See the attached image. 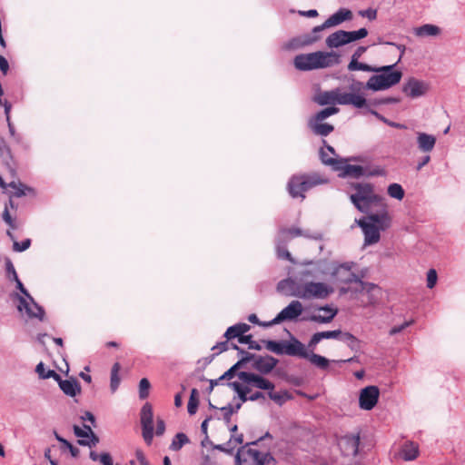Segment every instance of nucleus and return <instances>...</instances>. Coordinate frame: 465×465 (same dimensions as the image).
I'll list each match as a JSON object with an SVG mask.
<instances>
[{
  "label": "nucleus",
  "instance_id": "1",
  "mask_svg": "<svg viewBox=\"0 0 465 465\" xmlns=\"http://www.w3.org/2000/svg\"><path fill=\"white\" fill-rule=\"evenodd\" d=\"M297 276L282 280L277 284V290L286 296L297 297L302 300H324L334 292V288L328 282H315L320 265L312 262L305 263Z\"/></svg>",
  "mask_w": 465,
  "mask_h": 465
},
{
  "label": "nucleus",
  "instance_id": "2",
  "mask_svg": "<svg viewBox=\"0 0 465 465\" xmlns=\"http://www.w3.org/2000/svg\"><path fill=\"white\" fill-rule=\"evenodd\" d=\"M356 264L352 262L337 265L331 272L332 277L340 283H353V291L360 294L361 302L364 305L371 304L376 301V294L380 292L378 286L360 280L354 271Z\"/></svg>",
  "mask_w": 465,
  "mask_h": 465
},
{
  "label": "nucleus",
  "instance_id": "3",
  "mask_svg": "<svg viewBox=\"0 0 465 465\" xmlns=\"http://www.w3.org/2000/svg\"><path fill=\"white\" fill-rule=\"evenodd\" d=\"M391 215L387 208H382L377 213H371L367 217L355 220V223L361 228L364 234L365 245L377 243L381 239V231L391 227Z\"/></svg>",
  "mask_w": 465,
  "mask_h": 465
},
{
  "label": "nucleus",
  "instance_id": "4",
  "mask_svg": "<svg viewBox=\"0 0 465 465\" xmlns=\"http://www.w3.org/2000/svg\"><path fill=\"white\" fill-rule=\"evenodd\" d=\"M354 193L350 199L354 206L361 213H368L372 204L387 208L385 199L374 193L373 185L368 183H357L351 184Z\"/></svg>",
  "mask_w": 465,
  "mask_h": 465
},
{
  "label": "nucleus",
  "instance_id": "5",
  "mask_svg": "<svg viewBox=\"0 0 465 465\" xmlns=\"http://www.w3.org/2000/svg\"><path fill=\"white\" fill-rule=\"evenodd\" d=\"M395 65L396 64L379 67L374 66V70L371 72L375 73V74L371 75L366 82V89L379 92L388 90L398 84L401 80L402 73L395 69Z\"/></svg>",
  "mask_w": 465,
  "mask_h": 465
},
{
  "label": "nucleus",
  "instance_id": "6",
  "mask_svg": "<svg viewBox=\"0 0 465 465\" xmlns=\"http://www.w3.org/2000/svg\"><path fill=\"white\" fill-rule=\"evenodd\" d=\"M236 465H275V460L268 452H261L247 444L238 450Z\"/></svg>",
  "mask_w": 465,
  "mask_h": 465
},
{
  "label": "nucleus",
  "instance_id": "7",
  "mask_svg": "<svg viewBox=\"0 0 465 465\" xmlns=\"http://www.w3.org/2000/svg\"><path fill=\"white\" fill-rule=\"evenodd\" d=\"M325 183L316 174L294 175L288 183V191L292 197L303 199L304 193L312 187Z\"/></svg>",
  "mask_w": 465,
  "mask_h": 465
},
{
  "label": "nucleus",
  "instance_id": "8",
  "mask_svg": "<svg viewBox=\"0 0 465 465\" xmlns=\"http://www.w3.org/2000/svg\"><path fill=\"white\" fill-rule=\"evenodd\" d=\"M322 161L324 164L331 166L333 170L341 172L339 175L341 177L351 176L359 178L368 173L367 169L361 165L349 164L343 159L326 158V153L323 152L322 153Z\"/></svg>",
  "mask_w": 465,
  "mask_h": 465
},
{
  "label": "nucleus",
  "instance_id": "9",
  "mask_svg": "<svg viewBox=\"0 0 465 465\" xmlns=\"http://www.w3.org/2000/svg\"><path fill=\"white\" fill-rule=\"evenodd\" d=\"M305 237L316 239L317 236L312 233L309 230H302L299 228L284 229L279 232L276 243L277 255L281 259H288L292 261L290 252L282 247L281 244L284 243L285 241L292 239L294 237Z\"/></svg>",
  "mask_w": 465,
  "mask_h": 465
},
{
  "label": "nucleus",
  "instance_id": "10",
  "mask_svg": "<svg viewBox=\"0 0 465 465\" xmlns=\"http://www.w3.org/2000/svg\"><path fill=\"white\" fill-rule=\"evenodd\" d=\"M304 308L302 303L298 300L292 301L286 307H284L275 318L266 324L264 327L280 324L283 322H295L302 315Z\"/></svg>",
  "mask_w": 465,
  "mask_h": 465
},
{
  "label": "nucleus",
  "instance_id": "11",
  "mask_svg": "<svg viewBox=\"0 0 465 465\" xmlns=\"http://www.w3.org/2000/svg\"><path fill=\"white\" fill-rule=\"evenodd\" d=\"M380 399V389L375 385H369L359 391V408L362 411H371Z\"/></svg>",
  "mask_w": 465,
  "mask_h": 465
},
{
  "label": "nucleus",
  "instance_id": "12",
  "mask_svg": "<svg viewBox=\"0 0 465 465\" xmlns=\"http://www.w3.org/2000/svg\"><path fill=\"white\" fill-rule=\"evenodd\" d=\"M19 304L17 309L19 312H25L29 318H35L44 321L45 311L31 295L27 297H18Z\"/></svg>",
  "mask_w": 465,
  "mask_h": 465
},
{
  "label": "nucleus",
  "instance_id": "13",
  "mask_svg": "<svg viewBox=\"0 0 465 465\" xmlns=\"http://www.w3.org/2000/svg\"><path fill=\"white\" fill-rule=\"evenodd\" d=\"M336 104L341 105H353L356 108H363L367 105V100L362 94L344 93L337 88Z\"/></svg>",
  "mask_w": 465,
  "mask_h": 465
},
{
  "label": "nucleus",
  "instance_id": "14",
  "mask_svg": "<svg viewBox=\"0 0 465 465\" xmlns=\"http://www.w3.org/2000/svg\"><path fill=\"white\" fill-rule=\"evenodd\" d=\"M153 409L148 403L144 404L141 411V423L143 428V437L150 444L153 436Z\"/></svg>",
  "mask_w": 465,
  "mask_h": 465
},
{
  "label": "nucleus",
  "instance_id": "15",
  "mask_svg": "<svg viewBox=\"0 0 465 465\" xmlns=\"http://www.w3.org/2000/svg\"><path fill=\"white\" fill-rule=\"evenodd\" d=\"M429 88L430 85L428 83L412 77L403 85L402 91L411 98H418L425 95Z\"/></svg>",
  "mask_w": 465,
  "mask_h": 465
},
{
  "label": "nucleus",
  "instance_id": "16",
  "mask_svg": "<svg viewBox=\"0 0 465 465\" xmlns=\"http://www.w3.org/2000/svg\"><path fill=\"white\" fill-rule=\"evenodd\" d=\"M239 379L247 385H252L262 390H273L274 385L267 379L254 373L242 371L239 373Z\"/></svg>",
  "mask_w": 465,
  "mask_h": 465
},
{
  "label": "nucleus",
  "instance_id": "17",
  "mask_svg": "<svg viewBox=\"0 0 465 465\" xmlns=\"http://www.w3.org/2000/svg\"><path fill=\"white\" fill-rule=\"evenodd\" d=\"M315 56L317 69L331 67L341 63L340 54L334 51H317L315 52Z\"/></svg>",
  "mask_w": 465,
  "mask_h": 465
},
{
  "label": "nucleus",
  "instance_id": "18",
  "mask_svg": "<svg viewBox=\"0 0 465 465\" xmlns=\"http://www.w3.org/2000/svg\"><path fill=\"white\" fill-rule=\"evenodd\" d=\"M360 436L351 434L342 437L339 441V446L346 456H356L359 450Z\"/></svg>",
  "mask_w": 465,
  "mask_h": 465
},
{
  "label": "nucleus",
  "instance_id": "19",
  "mask_svg": "<svg viewBox=\"0 0 465 465\" xmlns=\"http://www.w3.org/2000/svg\"><path fill=\"white\" fill-rule=\"evenodd\" d=\"M437 138L435 135L424 132H418L416 135L417 148L423 153H431L436 145Z\"/></svg>",
  "mask_w": 465,
  "mask_h": 465
},
{
  "label": "nucleus",
  "instance_id": "20",
  "mask_svg": "<svg viewBox=\"0 0 465 465\" xmlns=\"http://www.w3.org/2000/svg\"><path fill=\"white\" fill-rule=\"evenodd\" d=\"M309 350L299 340L292 338L290 341H285L284 352L289 356H295L305 359Z\"/></svg>",
  "mask_w": 465,
  "mask_h": 465
},
{
  "label": "nucleus",
  "instance_id": "21",
  "mask_svg": "<svg viewBox=\"0 0 465 465\" xmlns=\"http://www.w3.org/2000/svg\"><path fill=\"white\" fill-rule=\"evenodd\" d=\"M293 64L300 71H311L317 69L315 52L296 55Z\"/></svg>",
  "mask_w": 465,
  "mask_h": 465
},
{
  "label": "nucleus",
  "instance_id": "22",
  "mask_svg": "<svg viewBox=\"0 0 465 465\" xmlns=\"http://www.w3.org/2000/svg\"><path fill=\"white\" fill-rule=\"evenodd\" d=\"M352 18L353 14L351 10L347 8H340L325 21V25L334 27L345 21H351Z\"/></svg>",
  "mask_w": 465,
  "mask_h": 465
},
{
  "label": "nucleus",
  "instance_id": "23",
  "mask_svg": "<svg viewBox=\"0 0 465 465\" xmlns=\"http://www.w3.org/2000/svg\"><path fill=\"white\" fill-rule=\"evenodd\" d=\"M329 48H339L349 44L347 31L338 30L331 35L325 40Z\"/></svg>",
  "mask_w": 465,
  "mask_h": 465
},
{
  "label": "nucleus",
  "instance_id": "24",
  "mask_svg": "<svg viewBox=\"0 0 465 465\" xmlns=\"http://www.w3.org/2000/svg\"><path fill=\"white\" fill-rule=\"evenodd\" d=\"M320 312H323V314L317 313L313 314L310 317V321L321 322V323H328L331 322V320L335 317L337 314V310L332 309L329 306L321 307L319 309Z\"/></svg>",
  "mask_w": 465,
  "mask_h": 465
},
{
  "label": "nucleus",
  "instance_id": "25",
  "mask_svg": "<svg viewBox=\"0 0 465 465\" xmlns=\"http://www.w3.org/2000/svg\"><path fill=\"white\" fill-rule=\"evenodd\" d=\"M59 382L60 389L64 391V394L74 397L81 391L80 385L76 380H56Z\"/></svg>",
  "mask_w": 465,
  "mask_h": 465
},
{
  "label": "nucleus",
  "instance_id": "26",
  "mask_svg": "<svg viewBox=\"0 0 465 465\" xmlns=\"http://www.w3.org/2000/svg\"><path fill=\"white\" fill-rule=\"evenodd\" d=\"M441 29L435 25L426 24L414 29V35L418 37L438 36Z\"/></svg>",
  "mask_w": 465,
  "mask_h": 465
},
{
  "label": "nucleus",
  "instance_id": "27",
  "mask_svg": "<svg viewBox=\"0 0 465 465\" xmlns=\"http://www.w3.org/2000/svg\"><path fill=\"white\" fill-rule=\"evenodd\" d=\"M400 454L404 460H413L419 455V446L412 441H407L402 445Z\"/></svg>",
  "mask_w": 465,
  "mask_h": 465
},
{
  "label": "nucleus",
  "instance_id": "28",
  "mask_svg": "<svg viewBox=\"0 0 465 465\" xmlns=\"http://www.w3.org/2000/svg\"><path fill=\"white\" fill-rule=\"evenodd\" d=\"M249 330H250V326L248 324L237 323L235 325L229 327L226 330V331L224 333V337L227 340H232L234 338H238V340H239L240 337L244 336L243 334L246 333L247 331H249Z\"/></svg>",
  "mask_w": 465,
  "mask_h": 465
},
{
  "label": "nucleus",
  "instance_id": "29",
  "mask_svg": "<svg viewBox=\"0 0 465 465\" xmlns=\"http://www.w3.org/2000/svg\"><path fill=\"white\" fill-rule=\"evenodd\" d=\"M309 127L319 135L326 136L333 131V126L315 120H309Z\"/></svg>",
  "mask_w": 465,
  "mask_h": 465
},
{
  "label": "nucleus",
  "instance_id": "30",
  "mask_svg": "<svg viewBox=\"0 0 465 465\" xmlns=\"http://www.w3.org/2000/svg\"><path fill=\"white\" fill-rule=\"evenodd\" d=\"M337 88L331 91H326L318 94L315 96V102L320 105L333 104H336Z\"/></svg>",
  "mask_w": 465,
  "mask_h": 465
},
{
  "label": "nucleus",
  "instance_id": "31",
  "mask_svg": "<svg viewBox=\"0 0 465 465\" xmlns=\"http://www.w3.org/2000/svg\"><path fill=\"white\" fill-rule=\"evenodd\" d=\"M326 28H330V27L325 25V22L321 25L315 26L310 35H305L302 36V45H312V44L317 42L318 40L321 39L319 33Z\"/></svg>",
  "mask_w": 465,
  "mask_h": 465
},
{
  "label": "nucleus",
  "instance_id": "32",
  "mask_svg": "<svg viewBox=\"0 0 465 465\" xmlns=\"http://www.w3.org/2000/svg\"><path fill=\"white\" fill-rule=\"evenodd\" d=\"M121 371V365L118 362H115L111 370V377H110V389L113 393H114L121 382V378L119 372Z\"/></svg>",
  "mask_w": 465,
  "mask_h": 465
},
{
  "label": "nucleus",
  "instance_id": "33",
  "mask_svg": "<svg viewBox=\"0 0 465 465\" xmlns=\"http://www.w3.org/2000/svg\"><path fill=\"white\" fill-rule=\"evenodd\" d=\"M323 339H339L345 341L354 340L353 335L349 332H341L340 330L321 331Z\"/></svg>",
  "mask_w": 465,
  "mask_h": 465
},
{
  "label": "nucleus",
  "instance_id": "34",
  "mask_svg": "<svg viewBox=\"0 0 465 465\" xmlns=\"http://www.w3.org/2000/svg\"><path fill=\"white\" fill-rule=\"evenodd\" d=\"M305 359H307L312 364L322 370L327 369L330 363V360L327 358L310 351H308Z\"/></svg>",
  "mask_w": 465,
  "mask_h": 465
},
{
  "label": "nucleus",
  "instance_id": "35",
  "mask_svg": "<svg viewBox=\"0 0 465 465\" xmlns=\"http://www.w3.org/2000/svg\"><path fill=\"white\" fill-rule=\"evenodd\" d=\"M388 195L398 201H401L405 196V191L400 183H391L387 188Z\"/></svg>",
  "mask_w": 465,
  "mask_h": 465
},
{
  "label": "nucleus",
  "instance_id": "36",
  "mask_svg": "<svg viewBox=\"0 0 465 465\" xmlns=\"http://www.w3.org/2000/svg\"><path fill=\"white\" fill-rule=\"evenodd\" d=\"M230 386L238 393L242 401L244 402L248 401L249 396L247 395L251 391V389L249 388L250 385L245 384L243 386L241 383L234 381L230 383Z\"/></svg>",
  "mask_w": 465,
  "mask_h": 465
},
{
  "label": "nucleus",
  "instance_id": "37",
  "mask_svg": "<svg viewBox=\"0 0 465 465\" xmlns=\"http://www.w3.org/2000/svg\"><path fill=\"white\" fill-rule=\"evenodd\" d=\"M277 364V361L272 357L261 359L258 362V369L263 372H270Z\"/></svg>",
  "mask_w": 465,
  "mask_h": 465
},
{
  "label": "nucleus",
  "instance_id": "38",
  "mask_svg": "<svg viewBox=\"0 0 465 465\" xmlns=\"http://www.w3.org/2000/svg\"><path fill=\"white\" fill-rule=\"evenodd\" d=\"M35 371L42 379L54 378V380H59V375L54 371H46L43 362H39L36 365Z\"/></svg>",
  "mask_w": 465,
  "mask_h": 465
},
{
  "label": "nucleus",
  "instance_id": "39",
  "mask_svg": "<svg viewBox=\"0 0 465 465\" xmlns=\"http://www.w3.org/2000/svg\"><path fill=\"white\" fill-rule=\"evenodd\" d=\"M268 395L271 400L279 405L283 404L290 399L289 393L285 391H274L273 390H270Z\"/></svg>",
  "mask_w": 465,
  "mask_h": 465
},
{
  "label": "nucleus",
  "instance_id": "40",
  "mask_svg": "<svg viewBox=\"0 0 465 465\" xmlns=\"http://www.w3.org/2000/svg\"><path fill=\"white\" fill-rule=\"evenodd\" d=\"M348 69L350 71H363V72H371L374 70V66L369 65L367 64L358 62V59L351 58V62L348 64Z\"/></svg>",
  "mask_w": 465,
  "mask_h": 465
},
{
  "label": "nucleus",
  "instance_id": "41",
  "mask_svg": "<svg viewBox=\"0 0 465 465\" xmlns=\"http://www.w3.org/2000/svg\"><path fill=\"white\" fill-rule=\"evenodd\" d=\"M188 442L189 439L184 433H177L170 445V449L173 450H179Z\"/></svg>",
  "mask_w": 465,
  "mask_h": 465
},
{
  "label": "nucleus",
  "instance_id": "42",
  "mask_svg": "<svg viewBox=\"0 0 465 465\" xmlns=\"http://www.w3.org/2000/svg\"><path fill=\"white\" fill-rule=\"evenodd\" d=\"M198 396H199L198 391L196 389H193L191 391V395H190V399L188 401V412L190 414H194L197 411L198 403H199Z\"/></svg>",
  "mask_w": 465,
  "mask_h": 465
},
{
  "label": "nucleus",
  "instance_id": "43",
  "mask_svg": "<svg viewBox=\"0 0 465 465\" xmlns=\"http://www.w3.org/2000/svg\"><path fill=\"white\" fill-rule=\"evenodd\" d=\"M339 109L336 107H327L322 111H320L314 117L310 120H315L318 122H322L324 119L337 114Z\"/></svg>",
  "mask_w": 465,
  "mask_h": 465
},
{
  "label": "nucleus",
  "instance_id": "44",
  "mask_svg": "<svg viewBox=\"0 0 465 465\" xmlns=\"http://www.w3.org/2000/svg\"><path fill=\"white\" fill-rule=\"evenodd\" d=\"M7 187L15 190V196L16 197H22L26 194V191H30V188L26 187L25 184L15 181L6 183V188Z\"/></svg>",
  "mask_w": 465,
  "mask_h": 465
},
{
  "label": "nucleus",
  "instance_id": "45",
  "mask_svg": "<svg viewBox=\"0 0 465 465\" xmlns=\"http://www.w3.org/2000/svg\"><path fill=\"white\" fill-rule=\"evenodd\" d=\"M55 439L63 444V450H67L70 451L71 455L74 458H76L79 454V450L73 446L68 440L62 438L58 433L54 432Z\"/></svg>",
  "mask_w": 465,
  "mask_h": 465
},
{
  "label": "nucleus",
  "instance_id": "46",
  "mask_svg": "<svg viewBox=\"0 0 465 465\" xmlns=\"http://www.w3.org/2000/svg\"><path fill=\"white\" fill-rule=\"evenodd\" d=\"M349 44L365 38L368 35L366 28H360L356 31H347Z\"/></svg>",
  "mask_w": 465,
  "mask_h": 465
},
{
  "label": "nucleus",
  "instance_id": "47",
  "mask_svg": "<svg viewBox=\"0 0 465 465\" xmlns=\"http://www.w3.org/2000/svg\"><path fill=\"white\" fill-rule=\"evenodd\" d=\"M284 345L285 341H267L266 348L276 354L282 355L285 354Z\"/></svg>",
  "mask_w": 465,
  "mask_h": 465
},
{
  "label": "nucleus",
  "instance_id": "48",
  "mask_svg": "<svg viewBox=\"0 0 465 465\" xmlns=\"http://www.w3.org/2000/svg\"><path fill=\"white\" fill-rule=\"evenodd\" d=\"M74 434L80 439L81 438H89V436H92L94 434V431L92 430L91 427L88 425H84L83 428H81L79 426H74Z\"/></svg>",
  "mask_w": 465,
  "mask_h": 465
},
{
  "label": "nucleus",
  "instance_id": "49",
  "mask_svg": "<svg viewBox=\"0 0 465 465\" xmlns=\"http://www.w3.org/2000/svg\"><path fill=\"white\" fill-rule=\"evenodd\" d=\"M438 282V274L435 269H430L426 275V286L429 289H433Z\"/></svg>",
  "mask_w": 465,
  "mask_h": 465
},
{
  "label": "nucleus",
  "instance_id": "50",
  "mask_svg": "<svg viewBox=\"0 0 465 465\" xmlns=\"http://www.w3.org/2000/svg\"><path fill=\"white\" fill-rule=\"evenodd\" d=\"M5 271H6V275L9 280H11V281L17 280L18 275H17L15 268L10 259H6V261H5Z\"/></svg>",
  "mask_w": 465,
  "mask_h": 465
},
{
  "label": "nucleus",
  "instance_id": "51",
  "mask_svg": "<svg viewBox=\"0 0 465 465\" xmlns=\"http://www.w3.org/2000/svg\"><path fill=\"white\" fill-rule=\"evenodd\" d=\"M395 100L393 98H390V97H387V98H379V99H371V100H367V105L364 106L363 108H369L371 106H379V105H381V104H391V103H393Z\"/></svg>",
  "mask_w": 465,
  "mask_h": 465
},
{
  "label": "nucleus",
  "instance_id": "52",
  "mask_svg": "<svg viewBox=\"0 0 465 465\" xmlns=\"http://www.w3.org/2000/svg\"><path fill=\"white\" fill-rule=\"evenodd\" d=\"M150 382L147 379L143 378L139 383V394L140 398L144 399L149 394Z\"/></svg>",
  "mask_w": 465,
  "mask_h": 465
},
{
  "label": "nucleus",
  "instance_id": "53",
  "mask_svg": "<svg viewBox=\"0 0 465 465\" xmlns=\"http://www.w3.org/2000/svg\"><path fill=\"white\" fill-rule=\"evenodd\" d=\"M2 218L4 220V222L9 225V227L13 230L16 229V224H15V220L12 218L11 214H10V212H9V209H8V205L5 204V210L3 212V214H2Z\"/></svg>",
  "mask_w": 465,
  "mask_h": 465
},
{
  "label": "nucleus",
  "instance_id": "54",
  "mask_svg": "<svg viewBox=\"0 0 465 465\" xmlns=\"http://www.w3.org/2000/svg\"><path fill=\"white\" fill-rule=\"evenodd\" d=\"M323 340V338L322 337V332H316L314 333L309 343H308V346H307V349L309 350L310 352H313L316 345L322 341Z\"/></svg>",
  "mask_w": 465,
  "mask_h": 465
},
{
  "label": "nucleus",
  "instance_id": "55",
  "mask_svg": "<svg viewBox=\"0 0 465 465\" xmlns=\"http://www.w3.org/2000/svg\"><path fill=\"white\" fill-rule=\"evenodd\" d=\"M323 340V338L322 337V332H316L314 333L309 343H308V346H307V349L309 350L310 352H313L316 345L322 341Z\"/></svg>",
  "mask_w": 465,
  "mask_h": 465
},
{
  "label": "nucleus",
  "instance_id": "56",
  "mask_svg": "<svg viewBox=\"0 0 465 465\" xmlns=\"http://www.w3.org/2000/svg\"><path fill=\"white\" fill-rule=\"evenodd\" d=\"M98 441H99V439L95 434L89 436V438H81L80 440H78V443L80 445H84V446H89V447L95 446L98 443Z\"/></svg>",
  "mask_w": 465,
  "mask_h": 465
},
{
  "label": "nucleus",
  "instance_id": "57",
  "mask_svg": "<svg viewBox=\"0 0 465 465\" xmlns=\"http://www.w3.org/2000/svg\"><path fill=\"white\" fill-rule=\"evenodd\" d=\"M358 14L361 17L367 18L370 21H373L377 18V10L373 8L360 10Z\"/></svg>",
  "mask_w": 465,
  "mask_h": 465
},
{
  "label": "nucleus",
  "instance_id": "58",
  "mask_svg": "<svg viewBox=\"0 0 465 465\" xmlns=\"http://www.w3.org/2000/svg\"><path fill=\"white\" fill-rule=\"evenodd\" d=\"M30 244L31 241L29 239H26L21 242H14L13 249L15 252H21L27 250L30 247Z\"/></svg>",
  "mask_w": 465,
  "mask_h": 465
},
{
  "label": "nucleus",
  "instance_id": "59",
  "mask_svg": "<svg viewBox=\"0 0 465 465\" xmlns=\"http://www.w3.org/2000/svg\"><path fill=\"white\" fill-rule=\"evenodd\" d=\"M239 342L242 344H248L250 349H260V346L257 345L255 341H252L251 335H244L242 337H240Z\"/></svg>",
  "mask_w": 465,
  "mask_h": 465
},
{
  "label": "nucleus",
  "instance_id": "60",
  "mask_svg": "<svg viewBox=\"0 0 465 465\" xmlns=\"http://www.w3.org/2000/svg\"><path fill=\"white\" fill-rule=\"evenodd\" d=\"M412 322H413L412 321L405 322H403V323H402V324H401V325H397V326L392 327V328L390 330V331H389L390 335H391V336H392V335H395V334H397V333H399V332L402 331L404 329H406L407 327H409L410 325H411V324H412Z\"/></svg>",
  "mask_w": 465,
  "mask_h": 465
},
{
  "label": "nucleus",
  "instance_id": "61",
  "mask_svg": "<svg viewBox=\"0 0 465 465\" xmlns=\"http://www.w3.org/2000/svg\"><path fill=\"white\" fill-rule=\"evenodd\" d=\"M430 162V156L429 153H425L422 157H420L417 163L416 169L418 171L421 170L425 165H427Z\"/></svg>",
  "mask_w": 465,
  "mask_h": 465
},
{
  "label": "nucleus",
  "instance_id": "62",
  "mask_svg": "<svg viewBox=\"0 0 465 465\" xmlns=\"http://www.w3.org/2000/svg\"><path fill=\"white\" fill-rule=\"evenodd\" d=\"M365 88V85L363 84L362 82H360V81H354L351 85H350V91L351 93H358V94H361V90Z\"/></svg>",
  "mask_w": 465,
  "mask_h": 465
},
{
  "label": "nucleus",
  "instance_id": "63",
  "mask_svg": "<svg viewBox=\"0 0 465 465\" xmlns=\"http://www.w3.org/2000/svg\"><path fill=\"white\" fill-rule=\"evenodd\" d=\"M240 363H241V362L239 361V362H237L236 364H234L231 369H229L227 371H225V372L223 373V376H221V378H220V379H221V380H224V379H226V380H230V379H232V378L233 377L234 373H235L236 369H237V368H238V366L240 365Z\"/></svg>",
  "mask_w": 465,
  "mask_h": 465
},
{
  "label": "nucleus",
  "instance_id": "64",
  "mask_svg": "<svg viewBox=\"0 0 465 465\" xmlns=\"http://www.w3.org/2000/svg\"><path fill=\"white\" fill-rule=\"evenodd\" d=\"M100 461L104 465H114L113 460H112L111 456L108 453H102L100 455Z\"/></svg>",
  "mask_w": 465,
  "mask_h": 465
}]
</instances>
